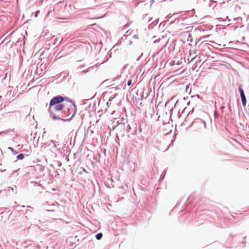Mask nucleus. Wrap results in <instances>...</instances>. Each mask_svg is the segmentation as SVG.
Wrapping results in <instances>:
<instances>
[{"label":"nucleus","mask_w":249,"mask_h":249,"mask_svg":"<svg viewBox=\"0 0 249 249\" xmlns=\"http://www.w3.org/2000/svg\"><path fill=\"white\" fill-rule=\"evenodd\" d=\"M49 110L54 119H61L65 116L70 119L75 114L76 107L71 101L65 100L62 96L58 95L51 99Z\"/></svg>","instance_id":"f257e3e1"},{"label":"nucleus","mask_w":249,"mask_h":249,"mask_svg":"<svg viewBox=\"0 0 249 249\" xmlns=\"http://www.w3.org/2000/svg\"><path fill=\"white\" fill-rule=\"evenodd\" d=\"M193 125L195 127L196 130L199 131L204 129L206 127L204 121L200 119H196L193 123Z\"/></svg>","instance_id":"f03ea898"},{"label":"nucleus","mask_w":249,"mask_h":249,"mask_svg":"<svg viewBox=\"0 0 249 249\" xmlns=\"http://www.w3.org/2000/svg\"><path fill=\"white\" fill-rule=\"evenodd\" d=\"M239 90L240 92L243 106L244 107H245L246 105V98L245 95L244 94L243 89L241 87H239Z\"/></svg>","instance_id":"7ed1b4c3"},{"label":"nucleus","mask_w":249,"mask_h":249,"mask_svg":"<svg viewBox=\"0 0 249 249\" xmlns=\"http://www.w3.org/2000/svg\"><path fill=\"white\" fill-rule=\"evenodd\" d=\"M191 89L190 88V84L187 85L185 88V92H188L189 94L190 93Z\"/></svg>","instance_id":"20e7f679"},{"label":"nucleus","mask_w":249,"mask_h":249,"mask_svg":"<svg viewBox=\"0 0 249 249\" xmlns=\"http://www.w3.org/2000/svg\"><path fill=\"white\" fill-rule=\"evenodd\" d=\"M185 98H183V100L182 101H177L176 102V103L175 104V106H178V107H180V104L182 103V102H185Z\"/></svg>","instance_id":"39448f33"},{"label":"nucleus","mask_w":249,"mask_h":249,"mask_svg":"<svg viewBox=\"0 0 249 249\" xmlns=\"http://www.w3.org/2000/svg\"><path fill=\"white\" fill-rule=\"evenodd\" d=\"M103 236V234L102 233H98L96 235V238L98 240H100V239H101V238Z\"/></svg>","instance_id":"423d86ee"},{"label":"nucleus","mask_w":249,"mask_h":249,"mask_svg":"<svg viewBox=\"0 0 249 249\" xmlns=\"http://www.w3.org/2000/svg\"><path fill=\"white\" fill-rule=\"evenodd\" d=\"M17 158L18 160H23L24 158V155L22 154H20L18 155Z\"/></svg>","instance_id":"0eeeda50"},{"label":"nucleus","mask_w":249,"mask_h":249,"mask_svg":"<svg viewBox=\"0 0 249 249\" xmlns=\"http://www.w3.org/2000/svg\"><path fill=\"white\" fill-rule=\"evenodd\" d=\"M131 84V80H129L127 82V85L130 86Z\"/></svg>","instance_id":"6e6552de"},{"label":"nucleus","mask_w":249,"mask_h":249,"mask_svg":"<svg viewBox=\"0 0 249 249\" xmlns=\"http://www.w3.org/2000/svg\"><path fill=\"white\" fill-rule=\"evenodd\" d=\"M8 149H10V150L11 151H14L13 148H12V147H8Z\"/></svg>","instance_id":"1a4fd4ad"}]
</instances>
